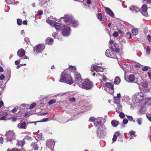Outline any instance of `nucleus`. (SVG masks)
<instances>
[{"label": "nucleus", "instance_id": "1", "mask_svg": "<svg viewBox=\"0 0 151 151\" xmlns=\"http://www.w3.org/2000/svg\"><path fill=\"white\" fill-rule=\"evenodd\" d=\"M64 20L67 25H62L60 29L62 27V33L64 36H68L70 34V29L69 25H71L74 28L78 27V22L74 19L73 17L72 16L68 14L65 15L64 17L61 18V20Z\"/></svg>", "mask_w": 151, "mask_h": 151}, {"label": "nucleus", "instance_id": "2", "mask_svg": "<svg viewBox=\"0 0 151 151\" xmlns=\"http://www.w3.org/2000/svg\"><path fill=\"white\" fill-rule=\"evenodd\" d=\"M59 81L60 82L69 84H71L74 83L73 80L70 75L66 74L64 72L62 73L60 79Z\"/></svg>", "mask_w": 151, "mask_h": 151}, {"label": "nucleus", "instance_id": "3", "mask_svg": "<svg viewBox=\"0 0 151 151\" xmlns=\"http://www.w3.org/2000/svg\"><path fill=\"white\" fill-rule=\"evenodd\" d=\"M59 81L60 82L69 84H71L74 83L73 80L70 75L66 74L64 72L62 73L60 79Z\"/></svg>", "mask_w": 151, "mask_h": 151}, {"label": "nucleus", "instance_id": "4", "mask_svg": "<svg viewBox=\"0 0 151 151\" xmlns=\"http://www.w3.org/2000/svg\"><path fill=\"white\" fill-rule=\"evenodd\" d=\"M57 19L54 18L52 16H50L46 20V22L54 26L55 28L57 29H60L62 25L61 24L56 22Z\"/></svg>", "mask_w": 151, "mask_h": 151}, {"label": "nucleus", "instance_id": "5", "mask_svg": "<svg viewBox=\"0 0 151 151\" xmlns=\"http://www.w3.org/2000/svg\"><path fill=\"white\" fill-rule=\"evenodd\" d=\"M144 99V94L142 92L136 93L133 96L132 99L134 103H140Z\"/></svg>", "mask_w": 151, "mask_h": 151}, {"label": "nucleus", "instance_id": "6", "mask_svg": "<svg viewBox=\"0 0 151 151\" xmlns=\"http://www.w3.org/2000/svg\"><path fill=\"white\" fill-rule=\"evenodd\" d=\"M81 87L86 90L90 89L93 86V84L88 79H86L82 81L78 85Z\"/></svg>", "mask_w": 151, "mask_h": 151}, {"label": "nucleus", "instance_id": "7", "mask_svg": "<svg viewBox=\"0 0 151 151\" xmlns=\"http://www.w3.org/2000/svg\"><path fill=\"white\" fill-rule=\"evenodd\" d=\"M106 129L103 124L100 125L98 127L97 134L99 137H102L106 134Z\"/></svg>", "mask_w": 151, "mask_h": 151}, {"label": "nucleus", "instance_id": "8", "mask_svg": "<svg viewBox=\"0 0 151 151\" xmlns=\"http://www.w3.org/2000/svg\"><path fill=\"white\" fill-rule=\"evenodd\" d=\"M7 141H11L15 139V134L13 131H9L5 134Z\"/></svg>", "mask_w": 151, "mask_h": 151}, {"label": "nucleus", "instance_id": "9", "mask_svg": "<svg viewBox=\"0 0 151 151\" xmlns=\"http://www.w3.org/2000/svg\"><path fill=\"white\" fill-rule=\"evenodd\" d=\"M25 50L23 49H21L17 51V55L21 59H26L28 58V57L25 55Z\"/></svg>", "mask_w": 151, "mask_h": 151}, {"label": "nucleus", "instance_id": "10", "mask_svg": "<svg viewBox=\"0 0 151 151\" xmlns=\"http://www.w3.org/2000/svg\"><path fill=\"white\" fill-rule=\"evenodd\" d=\"M45 48V46L43 44L38 45L37 46L34 48V50L36 53H41Z\"/></svg>", "mask_w": 151, "mask_h": 151}, {"label": "nucleus", "instance_id": "11", "mask_svg": "<svg viewBox=\"0 0 151 151\" xmlns=\"http://www.w3.org/2000/svg\"><path fill=\"white\" fill-rule=\"evenodd\" d=\"M114 51H113L112 50H107L106 52V55L108 57L116 58V56L114 54Z\"/></svg>", "mask_w": 151, "mask_h": 151}, {"label": "nucleus", "instance_id": "12", "mask_svg": "<svg viewBox=\"0 0 151 151\" xmlns=\"http://www.w3.org/2000/svg\"><path fill=\"white\" fill-rule=\"evenodd\" d=\"M74 78L75 81L78 85L82 81L81 78L80 74L78 73H75Z\"/></svg>", "mask_w": 151, "mask_h": 151}, {"label": "nucleus", "instance_id": "13", "mask_svg": "<svg viewBox=\"0 0 151 151\" xmlns=\"http://www.w3.org/2000/svg\"><path fill=\"white\" fill-rule=\"evenodd\" d=\"M55 145V142L52 139H50L47 141L46 146L48 148L52 150Z\"/></svg>", "mask_w": 151, "mask_h": 151}, {"label": "nucleus", "instance_id": "14", "mask_svg": "<svg viewBox=\"0 0 151 151\" xmlns=\"http://www.w3.org/2000/svg\"><path fill=\"white\" fill-rule=\"evenodd\" d=\"M147 6L145 5H143L142 7V11H141L140 13L144 16H146L147 15Z\"/></svg>", "mask_w": 151, "mask_h": 151}, {"label": "nucleus", "instance_id": "15", "mask_svg": "<svg viewBox=\"0 0 151 151\" xmlns=\"http://www.w3.org/2000/svg\"><path fill=\"white\" fill-rule=\"evenodd\" d=\"M125 78L128 82H133L135 80V77L134 75H130L127 78L125 77Z\"/></svg>", "mask_w": 151, "mask_h": 151}, {"label": "nucleus", "instance_id": "16", "mask_svg": "<svg viewBox=\"0 0 151 151\" xmlns=\"http://www.w3.org/2000/svg\"><path fill=\"white\" fill-rule=\"evenodd\" d=\"M93 69L96 72H102L104 69L101 66H98L97 65H94L93 66Z\"/></svg>", "mask_w": 151, "mask_h": 151}, {"label": "nucleus", "instance_id": "17", "mask_svg": "<svg viewBox=\"0 0 151 151\" xmlns=\"http://www.w3.org/2000/svg\"><path fill=\"white\" fill-rule=\"evenodd\" d=\"M8 115L6 112L1 111L0 113V120H6V116Z\"/></svg>", "mask_w": 151, "mask_h": 151}, {"label": "nucleus", "instance_id": "18", "mask_svg": "<svg viewBox=\"0 0 151 151\" xmlns=\"http://www.w3.org/2000/svg\"><path fill=\"white\" fill-rule=\"evenodd\" d=\"M114 48H113L112 46L111 48V50L113 51H115L116 53H118L119 52V45L116 43H114Z\"/></svg>", "mask_w": 151, "mask_h": 151}, {"label": "nucleus", "instance_id": "19", "mask_svg": "<svg viewBox=\"0 0 151 151\" xmlns=\"http://www.w3.org/2000/svg\"><path fill=\"white\" fill-rule=\"evenodd\" d=\"M129 8L134 13L140 12V9L135 6H132Z\"/></svg>", "mask_w": 151, "mask_h": 151}, {"label": "nucleus", "instance_id": "20", "mask_svg": "<svg viewBox=\"0 0 151 151\" xmlns=\"http://www.w3.org/2000/svg\"><path fill=\"white\" fill-rule=\"evenodd\" d=\"M101 118H99L95 119V121L94 122V125L96 127H99L101 124Z\"/></svg>", "mask_w": 151, "mask_h": 151}, {"label": "nucleus", "instance_id": "21", "mask_svg": "<svg viewBox=\"0 0 151 151\" xmlns=\"http://www.w3.org/2000/svg\"><path fill=\"white\" fill-rule=\"evenodd\" d=\"M17 127L20 129H26L27 126L26 123L24 122L19 124L17 125Z\"/></svg>", "mask_w": 151, "mask_h": 151}, {"label": "nucleus", "instance_id": "22", "mask_svg": "<svg viewBox=\"0 0 151 151\" xmlns=\"http://www.w3.org/2000/svg\"><path fill=\"white\" fill-rule=\"evenodd\" d=\"M105 11L110 16L113 17H114V14L111 10L108 8H105Z\"/></svg>", "mask_w": 151, "mask_h": 151}, {"label": "nucleus", "instance_id": "23", "mask_svg": "<svg viewBox=\"0 0 151 151\" xmlns=\"http://www.w3.org/2000/svg\"><path fill=\"white\" fill-rule=\"evenodd\" d=\"M37 145L35 143H31L30 145V148L32 150L34 149L35 150H37L38 149Z\"/></svg>", "mask_w": 151, "mask_h": 151}, {"label": "nucleus", "instance_id": "24", "mask_svg": "<svg viewBox=\"0 0 151 151\" xmlns=\"http://www.w3.org/2000/svg\"><path fill=\"white\" fill-rule=\"evenodd\" d=\"M46 43L49 45H51L53 43V40L51 37L47 38L45 40Z\"/></svg>", "mask_w": 151, "mask_h": 151}, {"label": "nucleus", "instance_id": "25", "mask_svg": "<svg viewBox=\"0 0 151 151\" xmlns=\"http://www.w3.org/2000/svg\"><path fill=\"white\" fill-rule=\"evenodd\" d=\"M105 86L106 87L113 91V85L110 83H107L105 84Z\"/></svg>", "mask_w": 151, "mask_h": 151}, {"label": "nucleus", "instance_id": "26", "mask_svg": "<svg viewBox=\"0 0 151 151\" xmlns=\"http://www.w3.org/2000/svg\"><path fill=\"white\" fill-rule=\"evenodd\" d=\"M116 105L117 107L116 108V111L119 113L122 110V106L119 103L116 104Z\"/></svg>", "mask_w": 151, "mask_h": 151}, {"label": "nucleus", "instance_id": "27", "mask_svg": "<svg viewBox=\"0 0 151 151\" xmlns=\"http://www.w3.org/2000/svg\"><path fill=\"white\" fill-rule=\"evenodd\" d=\"M119 135V133L117 132H116L114 134L113 137L112 139L113 142H114L116 140L117 137Z\"/></svg>", "mask_w": 151, "mask_h": 151}, {"label": "nucleus", "instance_id": "28", "mask_svg": "<svg viewBox=\"0 0 151 151\" xmlns=\"http://www.w3.org/2000/svg\"><path fill=\"white\" fill-rule=\"evenodd\" d=\"M25 144L24 139L23 140L17 142V145L19 146H23Z\"/></svg>", "mask_w": 151, "mask_h": 151}, {"label": "nucleus", "instance_id": "29", "mask_svg": "<svg viewBox=\"0 0 151 151\" xmlns=\"http://www.w3.org/2000/svg\"><path fill=\"white\" fill-rule=\"evenodd\" d=\"M29 106V105L28 104H22L20 106V108L21 109L20 110L22 109V110H24L25 109H26Z\"/></svg>", "mask_w": 151, "mask_h": 151}, {"label": "nucleus", "instance_id": "30", "mask_svg": "<svg viewBox=\"0 0 151 151\" xmlns=\"http://www.w3.org/2000/svg\"><path fill=\"white\" fill-rule=\"evenodd\" d=\"M111 124L113 126L116 127L118 124V122L115 120H113L111 122Z\"/></svg>", "mask_w": 151, "mask_h": 151}, {"label": "nucleus", "instance_id": "31", "mask_svg": "<svg viewBox=\"0 0 151 151\" xmlns=\"http://www.w3.org/2000/svg\"><path fill=\"white\" fill-rule=\"evenodd\" d=\"M120 79L118 77H116L114 80V83L115 84H118L120 82Z\"/></svg>", "mask_w": 151, "mask_h": 151}, {"label": "nucleus", "instance_id": "32", "mask_svg": "<svg viewBox=\"0 0 151 151\" xmlns=\"http://www.w3.org/2000/svg\"><path fill=\"white\" fill-rule=\"evenodd\" d=\"M151 50L149 46H147L146 49V54L148 55L150 54V52Z\"/></svg>", "mask_w": 151, "mask_h": 151}, {"label": "nucleus", "instance_id": "33", "mask_svg": "<svg viewBox=\"0 0 151 151\" xmlns=\"http://www.w3.org/2000/svg\"><path fill=\"white\" fill-rule=\"evenodd\" d=\"M69 67L70 70L72 71H74L76 70V67L75 66L69 65Z\"/></svg>", "mask_w": 151, "mask_h": 151}, {"label": "nucleus", "instance_id": "34", "mask_svg": "<svg viewBox=\"0 0 151 151\" xmlns=\"http://www.w3.org/2000/svg\"><path fill=\"white\" fill-rule=\"evenodd\" d=\"M142 119L141 118L138 119L137 120V123L139 125H141Z\"/></svg>", "mask_w": 151, "mask_h": 151}, {"label": "nucleus", "instance_id": "35", "mask_svg": "<svg viewBox=\"0 0 151 151\" xmlns=\"http://www.w3.org/2000/svg\"><path fill=\"white\" fill-rule=\"evenodd\" d=\"M97 16L98 18L100 19L101 21L104 20L103 19V18H102V15L101 14H98L97 15Z\"/></svg>", "mask_w": 151, "mask_h": 151}, {"label": "nucleus", "instance_id": "36", "mask_svg": "<svg viewBox=\"0 0 151 151\" xmlns=\"http://www.w3.org/2000/svg\"><path fill=\"white\" fill-rule=\"evenodd\" d=\"M121 97V95L119 93L117 94L116 96L114 97V99L115 100H119Z\"/></svg>", "mask_w": 151, "mask_h": 151}, {"label": "nucleus", "instance_id": "37", "mask_svg": "<svg viewBox=\"0 0 151 151\" xmlns=\"http://www.w3.org/2000/svg\"><path fill=\"white\" fill-rule=\"evenodd\" d=\"M132 32L133 34L134 35H137L138 33V31L137 29H133L132 31Z\"/></svg>", "mask_w": 151, "mask_h": 151}, {"label": "nucleus", "instance_id": "38", "mask_svg": "<svg viewBox=\"0 0 151 151\" xmlns=\"http://www.w3.org/2000/svg\"><path fill=\"white\" fill-rule=\"evenodd\" d=\"M36 105V104L35 103H33L31 104L29 107V109H33Z\"/></svg>", "mask_w": 151, "mask_h": 151}, {"label": "nucleus", "instance_id": "39", "mask_svg": "<svg viewBox=\"0 0 151 151\" xmlns=\"http://www.w3.org/2000/svg\"><path fill=\"white\" fill-rule=\"evenodd\" d=\"M56 100L55 99H52L50 101L48 102V104L49 105L53 104L56 102Z\"/></svg>", "mask_w": 151, "mask_h": 151}, {"label": "nucleus", "instance_id": "40", "mask_svg": "<svg viewBox=\"0 0 151 151\" xmlns=\"http://www.w3.org/2000/svg\"><path fill=\"white\" fill-rule=\"evenodd\" d=\"M24 139V140L25 139H26L27 140H32V138L29 136L26 135V136H25V138Z\"/></svg>", "mask_w": 151, "mask_h": 151}, {"label": "nucleus", "instance_id": "41", "mask_svg": "<svg viewBox=\"0 0 151 151\" xmlns=\"http://www.w3.org/2000/svg\"><path fill=\"white\" fill-rule=\"evenodd\" d=\"M146 116L148 119L151 122V114H147Z\"/></svg>", "mask_w": 151, "mask_h": 151}, {"label": "nucleus", "instance_id": "42", "mask_svg": "<svg viewBox=\"0 0 151 151\" xmlns=\"http://www.w3.org/2000/svg\"><path fill=\"white\" fill-rule=\"evenodd\" d=\"M22 21L20 19H17V24L19 25H20L22 24Z\"/></svg>", "mask_w": 151, "mask_h": 151}, {"label": "nucleus", "instance_id": "43", "mask_svg": "<svg viewBox=\"0 0 151 151\" xmlns=\"http://www.w3.org/2000/svg\"><path fill=\"white\" fill-rule=\"evenodd\" d=\"M149 68H150V67H149L145 66L142 68V70L144 71H146Z\"/></svg>", "mask_w": 151, "mask_h": 151}, {"label": "nucleus", "instance_id": "44", "mask_svg": "<svg viewBox=\"0 0 151 151\" xmlns=\"http://www.w3.org/2000/svg\"><path fill=\"white\" fill-rule=\"evenodd\" d=\"M95 119L93 117H91L89 118V121L91 122H95Z\"/></svg>", "mask_w": 151, "mask_h": 151}, {"label": "nucleus", "instance_id": "45", "mask_svg": "<svg viewBox=\"0 0 151 151\" xmlns=\"http://www.w3.org/2000/svg\"><path fill=\"white\" fill-rule=\"evenodd\" d=\"M131 34L130 33L128 32L127 33L126 36L127 38H131Z\"/></svg>", "mask_w": 151, "mask_h": 151}, {"label": "nucleus", "instance_id": "46", "mask_svg": "<svg viewBox=\"0 0 151 151\" xmlns=\"http://www.w3.org/2000/svg\"><path fill=\"white\" fill-rule=\"evenodd\" d=\"M58 33V32H53L52 34V36L54 37V38H56V37L58 38V37H57Z\"/></svg>", "mask_w": 151, "mask_h": 151}, {"label": "nucleus", "instance_id": "47", "mask_svg": "<svg viewBox=\"0 0 151 151\" xmlns=\"http://www.w3.org/2000/svg\"><path fill=\"white\" fill-rule=\"evenodd\" d=\"M114 43V41L112 40L110 41L109 47L110 48H111L112 45Z\"/></svg>", "mask_w": 151, "mask_h": 151}, {"label": "nucleus", "instance_id": "48", "mask_svg": "<svg viewBox=\"0 0 151 151\" xmlns=\"http://www.w3.org/2000/svg\"><path fill=\"white\" fill-rule=\"evenodd\" d=\"M119 35V34L118 32H114L113 34V36L115 37H117Z\"/></svg>", "mask_w": 151, "mask_h": 151}, {"label": "nucleus", "instance_id": "49", "mask_svg": "<svg viewBox=\"0 0 151 151\" xmlns=\"http://www.w3.org/2000/svg\"><path fill=\"white\" fill-rule=\"evenodd\" d=\"M119 116L120 118H123L124 117V114L123 112H121L120 113Z\"/></svg>", "mask_w": 151, "mask_h": 151}, {"label": "nucleus", "instance_id": "50", "mask_svg": "<svg viewBox=\"0 0 151 151\" xmlns=\"http://www.w3.org/2000/svg\"><path fill=\"white\" fill-rule=\"evenodd\" d=\"M15 0H6V2L8 4H12Z\"/></svg>", "mask_w": 151, "mask_h": 151}, {"label": "nucleus", "instance_id": "51", "mask_svg": "<svg viewBox=\"0 0 151 151\" xmlns=\"http://www.w3.org/2000/svg\"><path fill=\"white\" fill-rule=\"evenodd\" d=\"M18 119L16 117H13L11 118V119L12 120V121L13 122H14L16 121L17 119Z\"/></svg>", "mask_w": 151, "mask_h": 151}, {"label": "nucleus", "instance_id": "52", "mask_svg": "<svg viewBox=\"0 0 151 151\" xmlns=\"http://www.w3.org/2000/svg\"><path fill=\"white\" fill-rule=\"evenodd\" d=\"M76 99L74 97L70 98L69 101L71 102H74L76 101Z\"/></svg>", "mask_w": 151, "mask_h": 151}, {"label": "nucleus", "instance_id": "53", "mask_svg": "<svg viewBox=\"0 0 151 151\" xmlns=\"http://www.w3.org/2000/svg\"><path fill=\"white\" fill-rule=\"evenodd\" d=\"M18 107H16L15 108L12 110V111L13 113H14L16 112L17 110L18 109Z\"/></svg>", "mask_w": 151, "mask_h": 151}, {"label": "nucleus", "instance_id": "54", "mask_svg": "<svg viewBox=\"0 0 151 151\" xmlns=\"http://www.w3.org/2000/svg\"><path fill=\"white\" fill-rule=\"evenodd\" d=\"M128 119L130 121H132L133 120L132 117L130 116H127Z\"/></svg>", "mask_w": 151, "mask_h": 151}, {"label": "nucleus", "instance_id": "55", "mask_svg": "<svg viewBox=\"0 0 151 151\" xmlns=\"http://www.w3.org/2000/svg\"><path fill=\"white\" fill-rule=\"evenodd\" d=\"M24 41L27 44L29 43V38L27 37H26L25 38Z\"/></svg>", "mask_w": 151, "mask_h": 151}, {"label": "nucleus", "instance_id": "56", "mask_svg": "<svg viewBox=\"0 0 151 151\" xmlns=\"http://www.w3.org/2000/svg\"><path fill=\"white\" fill-rule=\"evenodd\" d=\"M101 78L104 81H106L107 80V78L104 75L101 76Z\"/></svg>", "mask_w": 151, "mask_h": 151}, {"label": "nucleus", "instance_id": "57", "mask_svg": "<svg viewBox=\"0 0 151 151\" xmlns=\"http://www.w3.org/2000/svg\"><path fill=\"white\" fill-rule=\"evenodd\" d=\"M135 134V132L134 131H131L129 132V134L130 135H134Z\"/></svg>", "mask_w": 151, "mask_h": 151}, {"label": "nucleus", "instance_id": "58", "mask_svg": "<svg viewBox=\"0 0 151 151\" xmlns=\"http://www.w3.org/2000/svg\"><path fill=\"white\" fill-rule=\"evenodd\" d=\"M37 14L39 15H41L43 14V12L42 11H39L37 12Z\"/></svg>", "mask_w": 151, "mask_h": 151}, {"label": "nucleus", "instance_id": "59", "mask_svg": "<svg viewBox=\"0 0 151 151\" xmlns=\"http://www.w3.org/2000/svg\"><path fill=\"white\" fill-rule=\"evenodd\" d=\"M128 120L127 119H124L123 121V123L124 124H126L128 122Z\"/></svg>", "mask_w": 151, "mask_h": 151}, {"label": "nucleus", "instance_id": "60", "mask_svg": "<svg viewBox=\"0 0 151 151\" xmlns=\"http://www.w3.org/2000/svg\"><path fill=\"white\" fill-rule=\"evenodd\" d=\"M148 103L150 105H151V98L148 99Z\"/></svg>", "mask_w": 151, "mask_h": 151}, {"label": "nucleus", "instance_id": "61", "mask_svg": "<svg viewBox=\"0 0 151 151\" xmlns=\"http://www.w3.org/2000/svg\"><path fill=\"white\" fill-rule=\"evenodd\" d=\"M48 113V112L43 113L40 114L39 115L40 116H45Z\"/></svg>", "mask_w": 151, "mask_h": 151}, {"label": "nucleus", "instance_id": "62", "mask_svg": "<svg viewBox=\"0 0 151 151\" xmlns=\"http://www.w3.org/2000/svg\"><path fill=\"white\" fill-rule=\"evenodd\" d=\"M148 40L149 42H150L151 41V36L150 35H148L147 36Z\"/></svg>", "mask_w": 151, "mask_h": 151}, {"label": "nucleus", "instance_id": "63", "mask_svg": "<svg viewBox=\"0 0 151 151\" xmlns=\"http://www.w3.org/2000/svg\"><path fill=\"white\" fill-rule=\"evenodd\" d=\"M143 86L144 88H147L148 87V84L147 83H144L143 85Z\"/></svg>", "mask_w": 151, "mask_h": 151}, {"label": "nucleus", "instance_id": "64", "mask_svg": "<svg viewBox=\"0 0 151 151\" xmlns=\"http://www.w3.org/2000/svg\"><path fill=\"white\" fill-rule=\"evenodd\" d=\"M11 151H19V149H17L16 148H15L13 149Z\"/></svg>", "mask_w": 151, "mask_h": 151}]
</instances>
